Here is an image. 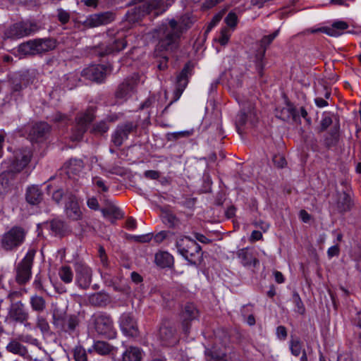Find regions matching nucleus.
Returning <instances> with one entry per match:
<instances>
[{
	"label": "nucleus",
	"mask_w": 361,
	"mask_h": 361,
	"mask_svg": "<svg viewBox=\"0 0 361 361\" xmlns=\"http://www.w3.org/2000/svg\"><path fill=\"white\" fill-rule=\"evenodd\" d=\"M181 33L180 27L175 20H171L168 24L163 25L158 30V49L165 51L176 49Z\"/></svg>",
	"instance_id": "1"
},
{
	"label": "nucleus",
	"mask_w": 361,
	"mask_h": 361,
	"mask_svg": "<svg viewBox=\"0 0 361 361\" xmlns=\"http://www.w3.org/2000/svg\"><path fill=\"white\" fill-rule=\"evenodd\" d=\"M176 246L178 252L191 264H198L202 260V254L200 245L195 240L183 236L177 239Z\"/></svg>",
	"instance_id": "2"
},
{
	"label": "nucleus",
	"mask_w": 361,
	"mask_h": 361,
	"mask_svg": "<svg viewBox=\"0 0 361 361\" xmlns=\"http://www.w3.org/2000/svg\"><path fill=\"white\" fill-rule=\"evenodd\" d=\"M56 46V42L53 39H36L20 44L18 51L20 56H32L53 50Z\"/></svg>",
	"instance_id": "3"
},
{
	"label": "nucleus",
	"mask_w": 361,
	"mask_h": 361,
	"mask_svg": "<svg viewBox=\"0 0 361 361\" xmlns=\"http://www.w3.org/2000/svg\"><path fill=\"white\" fill-rule=\"evenodd\" d=\"M80 324V319L78 314L66 315L56 312L52 314V324L59 332L73 336L78 333Z\"/></svg>",
	"instance_id": "4"
},
{
	"label": "nucleus",
	"mask_w": 361,
	"mask_h": 361,
	"mask_svg": "<svg viewBox=\"0 0 361 361\" xmlns=\"http://www.w3.org/2000/svg\"><path fill=\"white\" fill-rule=\"evenodd\" d=\"M33 152L31 148L20 147L14 150L13 157L5 164H8V171L16 175L25 169L32 159Z\"/></svg>",
	"instance_id": "5"
},
{
	"label": "nucleus",
	"mask_w": 361,
	"mask_h": 361,
	"mask_svg": "<svg viewBox=\"0 0 361 361\" xmlns=\"http://www.w3.org/2000/svg\"><path fill=\"white\" fill-rule=\"evenodd\" d=\"M26 235L23 227L13 226L1 236V247L6 252L16 251L25 242Z\"/></svg>",
	"instance_id": "6"
},
{
	"label": "nucleus",
	"mask_w": 361,
	"mask_h": 361,
	"mask_svg": "<svg viewBox=\"0 0 361 361\" xmlns=\"http://www.w3.org/2000/svg\"><path fill=\"white\" fill-rule=\"evenodd\" d=\"M91 324L95 332L107 338L116 336V331L111 317L104 312H97L91 317Z\"/></svg>",
	"instance_id": "7"
},
{
	"label": "nucleus",
	"mask_w": 361,
	"mask_h": 361,
	"mask_svg": "<svg viewBox=\"0 0 361 361\" xmlns=\"http://www.w3.org/2000/svg\"><path fill=\"white\" fill-rule=\"evenodd\" d=\"M257 121L258 115L255 109V104L252 102L243 103L242 109L235 118V126L238 134H243V126L246 124L255 125Z\"/></svg>",
	"instance_id": "8"
},
{
	"label": "nucleus",
	"mask_w": 361,
	"mask_h": 361,
	"mask_svg": "<svg viewBox=\"0 0 361 361\" xmlns=\"http://www.w3.org/2000/svg\"><path fill=\"white\" fill-rule=\"evenodd\" d=\"M159 340L163 346L171 347L179 341V336L175 324L170 320H164L159 328Z\"/></svg>",
	"instance_id": "9"
},
{
	"label": "nucleus",
	"mask_w": 361,
	"mask_h": 361,
	"mask_svg": "<svg viewBox=\"0 0 361 361\" xmlns=\"http://www.w3.org/2000/svg\"><path fill=\"white\" fill-rule=\"evenodd\" d=\"M35 250L30 249L27 251L24 258L18 264L16 268V279L18 283L23 285L26 283L31 277V269Z\"/></svg>",
	"instance_id": "10"
},
{
	"label": "nucleus",
	"mask_w": 361,
	"mask_h": 361,
	"mask_svg": "<svg viewBox=\"0 0 361 361\" xmlns=\"http://www.w3.org/2000/svg\"><path fill=\"white\" fill-rule=\"evenodd\" d=\"M38 30L37 25L34 23L22 22L16 23L8 27L4 32L7 39H18L35 33Z\"/></svg>",
	"instance_id": "11"
},
{
	"label": "nucleus",
	"mask_w": 361,
	"mask_h": 361,
	"mask_svg": "<svg viewBox=\"0 0 361 361\" xmlns=\"http://www.w3.org/2000/svg\"><path fill=\"white\" fill-rule=\"evenodd\" d=\"M94 118V111L92 108H89L85 111L80 113L76 117V124L73 132L72 139L76 141L80 140Z\"/></svg>",
	"instance_id": "12"
},
{
	"label": "nucleus",
	"mask_w": 361,
	"mask_h": 361,
	"mask_svg": "<svg viewBox=\"0 0 361 361\" xmlns=\"http://www.w3.org/2000/svg\"><path fill=\"white\" fill-rule=\"evenodd\" d=\"M199 316V311L192 303H187L180 313V320L183 331L188 334L190 329L191 322Z\"/></svg>",
	"instance_id": "13"
},
{
	"label": "nucleus",
	"mask_w": 361,
	"mask_h": 361,
	"mask_svg": "<svg viewBox=\"0 0 361 361\" xmlns=\"http://www.w3.org/2000/svg\"><path fill=\"white\" fill-rule=\"evenodd\" d=\"M192 66L190 63L185 65L180 73L176 77V88L173 92V100L170 103H173L179 99L182 95L184 90L185 89L188 82V78L191 75Z\"/></svg>",
	"instance_id": "14"
},
{
	"label": "nucleus",
	"mask_w": 361,
	"mask_h": 361,
	"mask_svg": "<svg viewBox=\"0 0 361 361\" xmlns=\"http://www.w3.org/2000/svg\"><path fill=\"white\" fill-rule=\"evenodd\" d=\"M120 329L123 334L128 337H137L139 329L136 320L130 313H123L118 319Z\"/></svg>",
	"instance_id": "15"
},
{
	"label": "nucleus",
	"mask_w": 361,
	"mask_h": 361,
	"mask_svg": "<svg viewBox=\"0 0 361 361\" xmlns=\"http://www.w3.org/2000/svg\"><path fill=\"white\" fill-rule=\"evenodd\" d=\"M75 282L83 289L87 288L92 282V269L86 264L78 262L75 264Z\"/></svg>",
	"instance_id": "16"
},
{
	"label": "nucleus",
	"mask_w": 361,
	"mask_h": 361,
	"mask_svg": "<svg viewBox=\"0 0 361 361\" xmlns=\"http://www.w3.org/2000/svg\"><path fill=\"white\" fill-rule=\"evenodd\" d=\"M29 319V313L21 301L12 302L8 310L7 319L15 322L24 323Z\"/></svg>",
	"instance_id": "17"
},
{
	"label": "nucleus",
	"mask_w": 361,
	"mask_h": 361,
	"mask_svg": "<svg viewBox=\"0 0 361 361\" xmlns=\"http://www.w3.org/2000/svg\"><path fill=\"white\" fill-rule=\"evenodd\" d=\"M127 42L123 37L111 38L100 45V55H106L118 52L126 47Z\"/></svg>",
	"instance_id": "18"
},
{
	"label": "nucleus",
	"mask_w": 361,
	"mask_h": 361,
	"mask_svg": "<svg viewBox=\"0 0 361 361\" xmlns=\"http://www.w3.org/2000/svg\"><path fill=\"white\" fill-rule=\"evenodd\" d=\"M114 19V15L111 12H104L89 16L83 22V25L87 27H94L103 25H106L112 22Z\"/></svg>",
	"instance_id": "19"
},
{
	"label": "nucleus",
	"mask_w": 361,
	"mask_h": 361,
	"mask_svg": "<svg viewBox=\"0 0 361 361\" xmlns=\"http://www.w3.org/2000/svg\"><path fill=\"white\" fill-rule=\"evenodd\" d=\"M138 75H135L130 78L126 79L121 83L116 92V96L119 99H127L134 92L137 85Z\"/></svg>",
	"instance_id": "20"
},
{
	"label": "nucleus",
	"mask_w": 361,
	"mask_h": 361,
	"mask_svg": "<svg viewBox=\"0 0 361 361\" xmlns=\"http://www.w3.org/2000/svg\"><path fill=\"white\" fill-rule=\"evenodd\" d=\"M135 127L136 126L132 122H128L118 126L112 135V142L117 147L121 146L123 141L128 138V134L131 133Z\"/></svg>",
	"instance_id": "21"
},
{
	"label": "nucleus",
	"mask_w": 361,
	"mask_h": 361,
	"mask_svg": "<svg viewBox=\"0 0 361 361\" xmlns=\"http://www.w3.org/2000/svg\"><path fill=\"white\" fill-rule=\"evenodd\" d=\"M106 68L102 65H92L82 71V75L90 80L101 82L105 75Z\"/></svg>",
	"instance_id": "22"
},
{
	"label": "nucleus",
	"mask_w": 361,
	"mask_h": 361,
	"mask_svg": "<svg viewBox=\"0 0 361 361\" xmlns=\"http://www.w3.org/2000/svg\"><path fill=\"white\" fill-rule=\"evenodd\" d=\"M348 27L347 23L344 21H337L333 23L331 27H322L318 29L308 30L311 33L317 32H325L329 36L338 37L342 35L343 31Z\"/></svg>",
	"instance_id": "23"
},
{
	"label": "nucleus",
	"mask_w": 361,
	"mask_h": 361,
	"mask_svg": "<svg viewBox=\"0 0 361 361\" xmlns=\"http://www.w3.org/2000/svg\"><path fill=\"white\" fill-rule=\"evenodd\" d=\"M49 126L44 122L35 123L29 131V137L32 141L38 142L43 139L49 131Z\"/></svg>",
	"instance_id": "24"
},
{
	"label": "nucleus",
	"mask_w": 361,
	"mask_h": 361,
	"mask_svg": "<svg viewBox=\"0 0 361 361\" xmlns=\"http://www.w3.org/2000/svg\"><path fill=\"white\" fill-rule=\"evenodd\" d=\"M65 212L67 216L72 220H78L82 216V212L74 196H71L66 203Z\"/></svg>",
	"instance_id": "25"
},
{
	"label": "nucleus",
	"mask_w": 361,
	"mask_h": 361,
	"mask_svg": "<svg viewBox=\"0 0 361 361\" xmlns=\"http://www.w3.org/2000/svg\"><path fill=\"white\" fill-rule=\"evenodd\" d=\"M237 255L244 267H256L259 264V261L248 247L239 250Z\"/></svg>",
	"instance_id": "26"
},
{
	"label": "nucleus",
	"mask_w": 361,
	"mask_h": 361,
	"mask_svg": "<svg viewBox=\"0 0 361 361\" xmlns=\"http://www.w3.org/2000/svg\"><path fill=\"white\" fill-rule=\"evenodd\" d=\"M15 175L8 170L0 174V195L8 192L13 185Z\"/></svg>",
	"instance_id": "27"
},
{
	"label": "nucleus",
	"mask_w": 361,
	"mask_h": 361,
	"mask_svg": "<svg viewBox=\"0 0 361 361\" xmlns=\"http://www.w3.org/2000/svg\"><path fill=\"white\" fill-rule=\"evenodd\" d=\"M43 193L37 185H32L27 188L25 198L32 205L38 204L42 200Z\"/></svg>",
	"instance_id": "28"
},
{
	"label": "nucleus",
	"mask_w": 361,
	"mask_h": 361,
	"mask_svg": "<svg viewBox=\"0 0 361 361\" xmlns=\"http://www.w3.org/2000/svg\"><path fill=\"white\" fill-rule=\"evenodd\" d=\"M175 0H150L148 3V11L156 10L157 14L164 12Z\"/></svg>",
	"instance_id": "29"
},
{
	"label": "nucleus",
	"mask_w": 361,
	"mask_h": 361,
	"mask_svg": "<svg viewBox=\"0 0 361 361\" xmlns=\"http://www.w3.org/2000/svg\"><path fill=\"white\" fill-rule=\"evenodd\" d=\"M142 351L137 347L130 346L123 353L121 361H141Z\"/></svg>",
	"instance_id": "30"
},
{
	"label": "nucleus",
	"mask_w": 361,
	"mask_h": 361,
	"mask_svg": "<svg viewBox=\"0 0 361 361\" xmlns=\"http://www.w3.org/2000/svg\"><path fill=\"white\" fill-rule=\"evenodd\" d=\"M173 262V257L168 252H159L155 255L156 264L162 268L171 267Z\"/></svg>",
	"instance_id": "31"
},
{
	"label": "nucleus",
	"mask_w": 361,
	"mask_h": 361,
	"mask_svg": "<svg viewBox=\"0 0 361 361\" xmlns=\"http://www.w3.org/2000/svg\"><path fill=\"white\" fill-rule=\"evenodd\" d=\"M103 216L108 219L111 224H114L117 219L123 216V212L120 209L115 206H109L102 210Z\"/></svg>",
	"instance_id": "32"
},
{
	"label": "nucleus",
	"mask_w": 361,
	"mask_h": 361,
	"mask_svg": "<svg viewBox=\"0 0 361 361\" xmlns=\"http://www.w3.org/2000/svg\"><path fill=\"white\" fill-rule=\"evenodd\" d=\"M84 167L81 159H71L66 164V173L68 176L77 175L80 173Z\"/></svg>",
	"instance_id": "33"
},
{
	"label": "nucleus",
	"mask_w": 361,
	"mask_h": 361,
	"mask_svg": "<svg viewBox=\"0 0 361 361\" xmlns=\"http://www.w3.org/2000/svg\"><path fill=\"white\" fill-rule=\"evenodd\" d=\"M279 33V30H277L274 32H273L272 34L264 36L261 39V45L262 47H264V48L263 51H262V53L260 54V55L259 56V58H258V61H259L257 63V68H259L260 69L262 68V58L264 57V53H265V49L278 36Z\"/></svg>",
	"instance_id": "34"
},
{
	"label": "nucleus",
	"mask_w": 361,
	"mask_h": 361,
	"mask_svg": "<svg viewBox=\"0 0 361 361\" xmlns=\"http://www.w3.org/2000/svg\"><path fill=\"white\" fill-rule=\"evenodd\" d=\"M93 350L100 355H106L109 354L113 347L108 343L102 341H95L92 345Z\"/></svg>",
	"instance_id": "35"
},
{
	"label": "nucleus",
	"mask_w": 361,
	"mask_h": 361,
	"mask_svg": "<svg viewBox=\"0 0 361 361\" xmlns=\"http://www.w3.org/2000/svg\"><path fill=\"white\" fill-rule=\"evenodd\" d=\"M30 303L32 310L36 312H43L46 308L45 300L37 295H34L30 298Z\"/></svg>",
	"instance_id": "36"
},
{
	"label": "nucleus",
	"mask_w": 361,
	"mask_h": 361,
	"mask_svg": "<svg viewBox=\"0 0 361 361\" xmlns=\"http://www.w3.org/2000/svg\"><path fill=\"white\" fill-rule=\"evenodd\" d=\"M109 300V296L102 293H94L89 298L90 302L95 306H104L107 304Z\"/></svg>",
	"instance_id": "37"
},
{
	"label": "nucleus",
	"mask_w": 361,
	"mask_h": 361,
	"mask_svg": "<svg viewBox=\"0 0 361 361\" xmlns=\"http://www.w3.org/2000/svg\"><path fill=\"white\" fill-rule=\"evenodd\" d=\"M6 350L13 354L25 355L27 351L26 348L16 341H11L6 347Z\"/></svg>",
	"instance_id": "38"
},
{
	"label": "nucleus",
	"mask_w": 361,
	"mask_h": 361,
	"mask_svg": "<svg viewBox=\"0 0 361 361\" xmlns=\"http://www.w3.org/2000/svg\"><path fill=\"white\" fill-rule=\"evenodd\" d=\"M351 200L348 194L343 192L340 194L337 205L341 212H346L351 207Z\"/></svg>",
	"instance_id": "39"
},
{
	"label": "nucleus",
	"mask_w": 361,
	"mask_h": 361,
	"mask_svg": "<svg viewBox=\"0 0 361 361\" xmlns=\"http://www.w3.org/2000/svg\"><path fill=\"white\" fill-rule=\"evenodd\" d=\"M59 276L62 281L70 283L73 279V273L70 267L63 266L59 270Z\"/></svg>",
	"instance_id": "40"
},
{
	"label": "nucleus",
	"mask_w": 361,
	"mask_h": 361,
	"mask_svg": "<svg viewBox=\"0 0 361 361\" xmlns=\"http://www.w3.org/2000/svg\"><path fill=\"white\" fill-rule=\"evenodd\" d=\"M289 345L293 355L298 357L301 353L302 345L299 338H292Z\"/></svg>",
	"instance_id": "41"
},
{
	"label": "nucleus",
	"mask_w": 361,
	"mask_h": 361,
	"mask_svg": "<svg viewBox=\"0 0 361 361\" xmlns=\"http://www.w3.org/2000/svg\"><path fill=\"white\" fill-rule=\"evenodd\" d=\"M75 361H87L85 350L80 345L75 346L73 350Z\"/></svg>",
	"instance_id": "42"
},
{
	"label": "nucleus",
	"mask_w": 361,
	"mask_h": 361,
	"mask_svg": "<svg viewBox=\"0 0 361 361\" xmlns=\"http://www.w3.org/2000/svg\"><path fill=\"white\" fill-rule=\"evenodd\" d=\"M292 300L295 306V311L300 314H303L305 312V308L299 294L294 292L292 296Z\"/></svg>",
	"instance_id": "43"
},
{
	"label": "nucleus",
	"mask_w": 361,
	"mask_h": 361,
	"mask_svg": "<svg viewBox=\"0 0 361 361\" xmlns=\"http://www.w3.org/2000/svg\"><path fill=\"white\" fill-rule=\"evenodd\" d=\"M162 221L169 227L173 228L178 224V219L171 213H166L162 215Z\"/></svg>",
	"instance_id": "44"
},
{
	"label": "nucleus",
	"mask_w": 361,
	"mask_h": 361,
	"mask_svg": "<svg viewBox=\"0 0 361 361\" xmlns=\"http://www.w3.org/2000/svg\"><path fill=\"white\" fill-rule=\"evenodd\" d=\"M51 229L55 235H60L64 230V224L60 220H54L51 222Z\"/></svg>",
	"instance_id": "45"
},
{
	"label": "nucleus",
	"mask_w": 361,
	"mask_h": 361,
	"mask_svg": "<svg viewBox=\"0 0 361 361\" xmlns=\"http://www.w3.org/2000/svg\"><path fill=\"white\" fill-rule=\"evenodd\" d=\"M37 326L43 334L48 333L49 331V324L48 322L42 316H37Z\"/></svg>",
	"instance_id": "46"
},
{
	"label": "nucleus",
	"mask_w": 361,
	"mask_h": 361,
	"mask_svg": "<svg viewBox=\"0 0 361 361\" xmlns=\"http://www.w3.org/2000/svg\"><path fill=\"white\" fill-rule=\"evenodd\" d=\"M231 37L230 31L227 27L221 30L220 36L218 38V42L223 46L228 44Z\"/></svg>",
	"instance_id": "47"
},
{
	"label": "nucleus",
	"mask_w": 361,
	"mask_h": 361,
	"mask_svg": "<svg viewBox=\"0 0 361 361\" xmlns=\"http://www.w3.org/2000/svg\"><path fill=\"white\" fill-rule=\"evenodd\" d=\"M109 128V126L108 123H106V121H101L100 122L97 123L93 128V130L95 133H98L100 134L106 133Z\"/></svg>",
	"instance_id": "48"
},
{
	"label": "nucleus",
	"mask_w": 361,
	"mask_h": 361,
	"mask_svg": "<svg viewBox=\"0 0 361 361\" xmlns=\"http://www.w3.org/2000/svg\"><path fill=\"white\" fill-rule=\"evenodd\" d=\"M57 16L59 20L63 24H66L70 20L69 13L62 8L57 10Z\"/></svg>",
	"instance_id": "49"
},
{
	"label": "nucleus",
	"mask_w": 361,
	"mask_h": 361,
	"mask_svg": "<svg viewBox=\"0 0 361 361\" xmlns=\"http://www.w3.org/2000/svg\"><path fill=\"white\" fill-rule=\"evenodd\" d=\"M226 23L231 27H235L237 25V16L234 13H229L225 18Z\"/></svg>",
	"instance_id": "50"
},
{
	"label": "nucleus",
	"mask_w": 361,
	"mask_h": 361,
	"mask_svg": "<svg viewBox=\"0 0 361 361\" xmlns=\"http://www.w3.org/2000/svg\"><path fill=\"white\" fill-rule=\"evenodd\" d=\"M273 161L275 166H276L279 168H283L286 164V161L285 158L281 155H275L273 157Z\"/></svg>",
	"instance_id": "51"
},
{
	"label": "nucleus",
	"mask_w": 361,
	"mask_h": 361,
	"mask_svg": "<svg viewBox=\"0 0 361 361\" xmlns=\"http://www.w3.org/2000/svg\"><path fill=\"white\" fill-rule=\"evenodd\" d=\"M287 330L284 326H279L276 328V336L281 340H285L287 337Z\"/></svg>",
	"instance_id": "52"
},
{
	"label": "nucleus",
	"mask_w": 361,
	"mask_h": 361,
	"mask_svg": "<svg viewBox=\"0 0 361 361\" xmlns=\"http://www.w3.org/2000/svg\"><path fill=\"white\" fill-rule=\"evenodd\" d=\"M169 234V231H160L159 233H157L154 235V240L156 243H161V242L164 241V240H165L168 237Z\"/></svg>",
	"instance_id": "53"
},
{
	"label": "nucleus",
	"mask_w": 361,
	"mask_h": 361,
	"mask_svg": "<svg viewBox=\"0 0 361 361\" xmlns=\"http://www.w3.org/2000/svg\"><path fill=\"white\" fill-rule=\"evenodd\" d=\"M340 253V249L338 245H336L330 247L327 250V255L329 258H332L335 256H338Z\"/></svg>",
	"instance_id": "54"
},
{
	"label": "nucleus",
	"mask_w": 361,
	"mask_h": 361,
	"mask_svg": "<svg viewBox=\"0 0 361 361\" xmlns=\"http://www.w3.org/2000/svg\"><path fill=\"white\" fill-rule=\"evenodd\" d=\"M93 184L97 185L98 188H100L103 192H106L108 190V188L106 186L104 182L99 178H93Z\"/></svg>",
	"instance_id": "55"
},
{
	"label": "nucleus",
	"mask_w": 361,
	"mask_h": 361,
	"mask_svg": "<svg viewBox=\"0 0 361 361\" xmlns=\"http://www.w3.org/2000/svg\"><path fill=\"white\" fill-rule=\"evenodd\" d=\"M87 204L88 207L92 209L97 210L99 209V202L95 197L89 198L87 200Z\"/></svg>",
	"instance_id": "56"
},
{
	"label": "nucleus",
	"mask_w": 361,
	"mask_h": 361,
	"mask_svg": "<svg viewBox=\"0 0 361 361\" xmlns=\"http://www.w3.org/2000/svg\"><path fill=\"white\" fill-rule=\"evenodd\" d=\"M145 176L147 178L156 180L159 178V173L154 170H148L145 172Z\"/></svg>",
	"instance_id": "57"
},
{
	"label": "nucleus",
	"mask_w": 361,
	"mask_h": 361,
	"mask_svg": "<svg viewBox=\"0 0 361 361\" xmlns=\"http://www.w3.org/2000/svg\"><path fill=\"white\" fill-rule=\"evenodd\" d=\"M224 0H206L203 4V8L206 9L211 8L215 6L217 4L224 1Z\"/></svg>",
	"instance_id": "58"
},
{
	"label": "nucleus",
	"mask_w": 361,
	"mask_h": 361,
	"mask_svg": "<svg viewBox=\"0 0 361 361\" xmlns=\"http://www.w3.org/2000/svg\"><path fill=\"white\" fill-rule=\"evenodd\" d=\"M99 255L100 257V260L104 266L107 265V256L105 252V250L102 247H99Z\"/></svg>",
	"instance_id": "59"
},
{
	"label": "nucleus",
	"mask_w": 361,
	"mask_h": 361,
	"mask_svg": "<svg viewBox=\"0 0 361 361\" xmlns=\"http://www.w3.org/2000/svg\"><path fill=\"white\" fill-rule=\"evenodd\" d=\"M207 361H226V360L224 354L221 355L212 354L211 355L208 356Z\"/></svg>",
	"instance_id": "60"
},
{
	"label": "nucleus",
	"mask_w": 361,
	"mask_h": 361,
	"mask_svg": "<svg viewBox=\"0 0 361 361\" xmlns=\"http://www.w3.org/2000/svg\"><path fill=\"white\" fill-rule=\"evenodd\" d=\"M221 18H222V14H221V13H219V14L216 15L215 16H214V18H212V20H211V22L209 23V24L208 25V30H211L214 26H216V24L221 20Z\"/></svg>",
	"instance_id": "61"
},
{
	"label": "nucleus",
	"mask_w": 361,
	"mask_h": 361,
	"mask_svg": "<svg viewBox=\"0 0 361 361\" xmlns=\"http://www.w3.org/2000/svg\"><path fill=\"white\" fill-rule=\"evenodd\" d=\"M332 123V120L329 116H324L321 121V127L322 130L326 129Z\"/></svg>",
	"instance_id": "62"
},
{
	"label": "nucleus",
	"mask_w": 361,
	"mask_h": 361,
	"mask_svg": "<svg viewBox=\"0 0 361 361\" xmlns=\"http://www.w3.org/2000/svg\"><path fill=\"white\" fill-rule=\"evenodd\" d=\"M63 196V192L62 190L59 189V190H56V191L54 192V193L52 195V198L56 202L59 203L61 200Z\"/></svg>",
	"instance_id": "63"
},
{
	"label": "nucleus",
	"mask_w": 361,
	"mask_h": 361,
	"mask_svg": "<svg viewBox=\"0 0 361 361\" xmlns=\"http://www.w3.org/2000/svg\"><path fill=\"white\" fill-rule=\"evenodd\" d=\"M126 228L128 229L133 230L137 227V223L135 219L129 217L126 221Z\"/></svg>",
	"instance_id": "64"
}]
</instances>
